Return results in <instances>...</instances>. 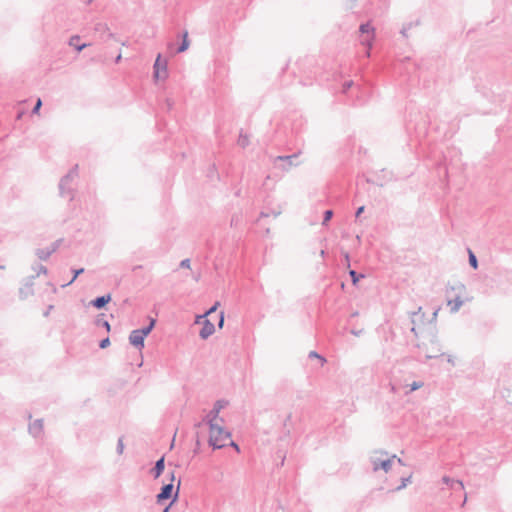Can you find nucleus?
Wrapping results in <instances>:
<instances>
[{"instance_id": "obj_15", "label": "nucleus", "mask_w": 512, "mask_h": 512, "mask_svg": "<svg viewBox=\"0 0 512 512\" xmlns=\"http://www.w3.org/2000/svg\"><path fill=\"white\" fill-rule=\"evenodd\" d=\"M164 469H165V460H164V456H162L155 462V465L152 468L151 473H152L153 477L155 479H157L163 473Z\"/></svg>"}, {"instance_id": "obj_58", "label": "nucleus", "mask_w": 512, "mask_h": 512, "mask_svg": "<svg viewBox=\"0 0 512 512\" xmlns=\"http://www.w3.org/2000/svg\"><path fill=\"white\" fill-rule=\"evenodd\" d=\"M357 315H358V312H354L351 316H352V317H355V316H357Z\"/></svg>"}, {"instance_id": "obj_45", "label": "nucleus", "mask_w": 512, "mask_h": 512, "mask_svg": "<svg viewBox=\"0 0 512 512\" xmlns=\"http://www.w3.org/2000/svg\"><path fill=\"white\" fill-rule=\"evenodd\" d=\"M444 355L443 353H440V354H426L425 355V358L428 360V359H434V358H438L440 356Z\"/></svg>"}, {"instance_id": "obj_12", "label": "nucleus", "mask_w": 512, "mask_h": 512, "mask_svg": "<svg viewBox=\"0 0 512 512\" xmlns=\"http://www.w3.org/2000/svg\"><path fill=\"white\" fill-rule=\"evenodd\" d=\"M201 320H202V328L199 331V336L201 339L206 340L215 332V326L207 318L201 319Z\"/></svg>"}, {"instance_id": "obj_14", "label": "nucleus", "mask_w": 512, "mask_h": 512, "mask_svg": "<svg viewBox=\"0 0 512 512\" xmlns=\"http://www.w3.org/2000/svg\"><path fill=\"white\" fill-rule=\"evenodd\" d=\"M111 301V295L105 294L93 299L90 304L96 309H103Z\"/></svg>"}, {"instance_id": "obj_54", "label": "nucleus", "mask_w": 512, "mask_h": 512, "mask_svg": "<svg viewBox=\"0 0 512 512\" xmlns=\"http://www.w3.org/2000/svg\"><path fill=\"white\" fill-rule=\"evenodd\" d=\"M290 419H291V415H288V416H287V418H286V420H285V422H284V425H285V426L287 425V422H288V421H290Z\"/></svg>"}, {"instance_id": "obj_20", "label": "nucleus", "mask_w": 512, "mask_h": 512, "mask_svg": "<svg viewBox=\"0 0 512 512\" xmlns=\"http://www.w3.org/2000/svg\"><path fill=\"white\" fill-rule=\"evenodd\" d=\"M448 305L450 306V311L452 313H456L463 305V300L459 296H457L454 300H449Z\"/></svg>"}, {"instance_id": "obj_1", "label": "nucleus", "mask_w": 512, "mask_h": 512, "mask_svg": "<svg viewBox=\"0 0 512 512\" xmlns=\"http://www.w3.org/2000/svg\"><path fill=\"white\" fill-rule=\"evenodd\" d=\"M78 178V165L71 168L59 181V195L72 201L75 197L76 179Z\"/></svg>"}, {"instance_id": "obj_26", "label": "nucleus", "mask_w": 512, "mask_h": 512, "mask_svg": "<svg viewBox=\"0 0 512 512\" xmlns=\"http://www.w3.org/2000/svg\"><path fill=\"white\" fill-rule=\"evenodd\" d=\"M468 261H469V265L473 268V269H477L478 268V260H477V257L476 255L472 252V250L468 249Z\"/></svg>"}, {"instance_id": "obj_50", "label": "nucleus", "mask_w": 512, "mask_h": 512, "mask_svg": "<svg viewBox=\"0 0 512 512\" xmlns=\"http://www.w3.org/2000/svg\"><path fill=\"white\" fill-rule=\"evenodd\" d=\"M410 331L417 337L418 336V333H417V330H416V325H412Z\"/></svg>"}, {"instance_id": "obj_6", "label": "nucleus", "mask_w": 512, "mask_h": 512, "mask_svg": "<svg viewBox=\"0 0 512 512\" xmlns=\"http://www.w3.org/2000/svg\"><path fill=\"white\" fill-rule=\"evenodd\" d=\"M227 405L225 400H217L213 408L206 414L202 421L195 424V427L199 428L202 425H210L218 422H224L223 418L219 417L220 411Z\"/></svg>"}, {"instance_id": "obj_28", "label": "nucleus", "mask_w": 512, "mask_h": 512, "mask_svg": "<svg viewBox=\"0 0 512 512\" xmlns=\"http://www.w3.org/2000/svg\"><path fill=\"white\" fill-rule=\"evenodd\" d=\"M72 273H73V277L72 279L65 285H63V287L65 286H68L70 284H72L79 275L83 274L84 273V268H77V269H72Z\"/></svg>"}, {"instance_id": "obj_37", "label": "nucleus", "mask_w": 512, "mask_h": 512, "mask_svg": "<svg viewBox=\"0 0 512 512\" xmlns=\"http://www.w3.org/2000/svg\"><path fill=\"white\" fill-rule=\"evenodd\" d=\"M280 213H281V211H280V210H272V211H271V214H272L274 217L279 216V215H280ZM269 215H270V213H269V212H266V211H262V212H261V214H260V216H261V217H268Z\"/></svg>"}, {"instance_id": "obj_41", "label": "nucleus", "mask_w": 512, "mask_h": 512, "mask_svg": "<svg viewBox=\"0 0 512 512\" xmlns=\"http://www.w3.org/2000/svg\"><path fill=\"white\" fill-rule=\"evenodd\" d=\"M60 240H57L51 244L50 247H48V250L51 251V254L56 252V250L59 248Z\"/></svg>"}, {"instance_id": "obj_36", "label": "nucleus", "mask_w": 512, "mask_h": 512, "mask_svg": "<svg viewBox=\"0 0 512 512\" xmlns=\"http://www.w3.org/2000/svg\"><path fill=\"white\" fill-rule=\"evenodd\" d=\"M95 31H96V32H99V33H105V32H107V31H108V27H107V25H106V24H104V23H97V24L95 25Z\"/></svg>"}, {"instance_id": "obj_30", "label": "nucleus", "mask_w": 512, "mask_h": 512, "mask_svg": "<svg viewBox=\"0 0 512 512\" xmlns=\"http://www.w3.org/2000/svg\"><path fill=\"white\" fill-rule=\"evenodd\" d=\"M96 325L105 328L107 332H109L111 329L109 322L107 320H105L104 318L98 317L96 319Z\"/></svg>"}, {"instance_id": "obj_56", "label": "nucleus", "mask_w": 512, "mask_h": 512, "mask_svg": "<svg viewBox=\"0 0 512 512\" xmlns=\"http://www.w3.org/2000/svg\"><path fill=\"white\" fill-rule=\"evenodd\" d=\"M120 60H121V55H118V56L116 57V59H115V62H116V63H119V62H120Z\"/></svg>"}, {"instance_id": "obj_11", "label": "nucleus", "mask_w": 512, "mask_h": 512, "mask_svg": "<svg viewBox=\"0 0 512 512\" xmlns=\"http://www.w3.org/2000/svg\"><path fill=\"white\" fill-rule=\"evenodd\" d=\"M129 343L138 350H142L145 345V338L139 329L132 330L129 334Z\"/></svg>"}, {"instance_id": "obj_38", "label": "nucleus", "mask_w": 512, "mask_h": 512, "mask_svg": "<svg viewBox=\"0 0 512 512\" xmlns=\"http://www.w3.org/2000/svg\"><path fill=\"white\" fill-rule=\"evenodd\" d=\"M109 345H110V339H109V337L103 338V339H102V340H100V342H99V347H100L101 349H105V348H107Z\"/></svg>"}, {"instance_id": "obj_24", "label": "nucleus", "mask_w": 512, "mask_h": 512, "mask_svg": "<svg viewBox=\"0 0 512 512\" xmlns=\"http://www.w3.org/2000/svg\"><path fill=\"white\" fill-rule=\"evenodd\" d=\"M219 305H220V303L216 302L203 315H198L196 318V323H200V319H205V318H207L208 315H210L211 313H214L217 310Z\"/></svg>"}, {"instance_id": "obj_29", "label": "nucleus", "mask_w": 512, "mask_h": 512, "mask_svg": "<svg viewBox=\"0 0 512 512\" xmlns=\"http://www.w3.org/2000/svg\"><path fill=\"white\" fill-rule=\"evenodd\" d=\"M333 215H334L333 210H331V209L325 210L324 214H323L322 225L326 226L327 223L332 219Z\"/></svg>"}, {"instance_id": "obj_32", "label": "nucleus", "mask_w": 512, "mask_h": 512, "mask_svg": "<svg viewBox=\"0 0 512 512\" xmlns=\"http://www.w3.org/2000/svg\"><path fill=\"white\" fill-rule=\"evenodd\" d=\"M237 143L242 148L247 147L248 144H249V140H248L247 135H243L242 133H240Z\"/></svg>"}, {"instance_id": "obj_17", "label": "nucleus", "mask_w": 512, "mask_h": 512, "mask_svg": "<svg viewBox=\"0 0 512 512\" xmlns=\"http://www.w3.org/2000/svg\"><path fill=\"white\" fill-rule=\"evenodd\" d=\"M79 40H80V36L79 35H73V36L70 37L69 42H68V44L70 46H73L76 49L77 52H81L87 46H89V44H87V43L78 44Z\"/></svg>"}, {"instance_id": "obj_27", "label": "nucleus", "mask_w": 512, "mask_h": 512, "mask_svg": "<svg viewBox=\"0 0 512 512\" xmlns=\"http://www.w3.org/2000/svg\"><path fill=\"white\" fill-rule=\"evenodd\" d=\"M411 479H412V475L401 478V484L399 486H397L395 489H393L392 491L394 492V491H400V490L404 489L409 483H411Z\"/></svg>"}, {"instance_id": "obj_60", "label": "nucleus", "mask_w": 512, "mask_h": 512, "mask_svg": "<svg viewBox=\"0 0 512 512\" xmlns=\"http://www.w3.org/2000/svg\"><path fill=\"white\" fill-rule=\"evenodd\" d=\"M284 460H285V457H283V458H282V460H281V465H283V464H284Z\"/></svg>"}, {"instance_id": "obj_49", "label": "nucleus", "mask_w": 512, "mask_h": 512, "mask_svg": "<svg viewBox=\"0 0 512 512\" xmlns=\"http://www.w3.org/2000/svg\"><path fill=\"white\" fill-rule=\"evenodd\" d=\"M438 312H439V308L434 310V312L432 313L431 322L436 320Z\"/></svg>"}, {"instance_id": "obj_3", "label": "nucleus", "mask_w": 512, "mask_h": 512, "mask_svg": "<svg viewBox=\"0 0 512 512\" xmlns=\"http://www.w3.org/2000/svg\"><path fill=\"white\" fill-rule=\"evenodd\" d=\"M375 39V28L371 23L365 22L359 26V42L364 47V56L370 57L371 49Z\"/></svg>"}, {"instance_id": "obj_43", "label": "nucleus", "mask_w": 512, "mask_h": 512, "mask_svg": "<svg viewBox=\"0 0 512 512\" xmlns=\"http://www.w3.org/2000/svg\"><path fill=\"white\" fill-rule=\"evenodd\" d=\"M364 210H365V206H360L356 209V212H355L356 219H358L360 217V215L364 212Z\"/></svg>"}, {"instance_id": "obj_59", "label": "nucleus", "mask_w": 512, "mask_h": 512, "mask_svg": "<svg viewBox=\"0 0 512 512\" xmlns=\"http://www.w3.org/2000/svg\"><path fill=\"white\" fill-rule=\"evenodd\" d=\"M324 255H325V251L321 250V256H324Z\"/></svg>"}, {"instance_id": "obj_35", "label": "nucleus", "mask_w": 512, "mask_h": 512, "mask_svg": "<svg viewBox=\"0 0 512 512\" xmlns=\"http://www.w3.org/2000/svg\"><path fill=\"white\" fill-rule=\"evenodd\" d=\"M354 86V82L352 80H347L342 85V93L347 94L348 91Z\"/></svg>"}, {"instance_id": "obj_40", "label": "nucleus", "mask_w": 512, "mask_h": 512, "mask_svg": "<svg viewBox=\"0 0 512 512\" xmlns=\"http://www.w3.org/2000/svg\"><path fill=\"white\" fill-rule=\"evenodd\" d=\"M41 106H42V101H41V99H38L36 101L34 107L32 108V113L37 114L39 112V110L41 109Z\"/></svg>"}, {"instance_id": "obj_8", "label": "nucleus", "mask_w": 512, "mask_h": 512, "mask_svg": "<svg viewBox=\"0 0 512 512\" xmlns=\"http://www.w3.org/2000/svg\"><path fill=\"white\" fill-rule=\"evenodd\" d=\"M153 76L156 80H164L168 77L167 60L162 59V55L159 53L153 65Z\"/></svg>"}, {"instance_id": "obj_39", "label": "nucleus", "mask_w": 512, "mask_h": 512, "mask_svg": "<svg viewBox=\"0 0 512 512\" xmlns=\"http://www.w3.org/2000/svg\"><path fill=\"white\" fill-rule=\"evenodd\" d=\"M123 450H124L123 439H122V437H120L117 442L116 451L118 454H122Z\"/></svg>"}, {"instance_id": "obj_33", "label": "nucleus", "mask_w": 512, "mask_h": 512, "mask_svg": "<svg viewBox=\"0 0 512 512\" xmlns=\"http://www.w3.org/2000/svg\"><path fill=\"white\" fill-rule=\"evenodd\" d=\"M308 357L319 359L321 366H323L324 363L326 362V359L323 356H321L320 354H318L316 351H310Z\"/></svg>"}, {"instance_id": "obj_47", "label": "nucleus", "mask_w": 512, "mask_h": 512, "mask_svg": "<svg viewBox=\"0 0 512 512\" xmlns=\"http://www.w3.org/2000/svg\"><path fill=\"white\" fill-rule=\"evenodd\" d=\"M165 105H166L167 110H171V108L173 106V102L170 99H166Z\"/></svg>"}, {"instance_id": "obj_52", "label": "nucleus", "mask_w": 512, "mask_h": 512, "mask_svg": "<svg viewBox=\"0 0 512 512\" xmlns=\"http://www.w3.org/2000/svg\"><path fill=\"white\" fill-rule=\"evenodd\" d=\"M447 361L451 363L453 366L455 365L454 359L451 355L448 356Z\"/></svg>"}, {"instance_id": "obj_48", "label": "nucleus", "mask_w": 512, "mask_h": 512, "mask_svg": "<svg viewBox=\"0 0 512 512\" xmlns=\"http://www.w3.org/2000/svg\"><path fill=\"white\" fill-rule=\"evenodd\" d=\"M229 445L232 446L237 452H240L238 444L235 443L234 441L231 440Z\"/></svg>"}, {"instance_id": "obj_55", "label": "nucleus", "mask_w": 512, "mask_h": 512, "mask_svg": "<svg viewBox=\"0 0 512 512\" xmlns=\"http://www.w3.org/2000/svg\"><path fill=\"white\" fill-rule=\"evenodd\" d=\"M395 459H397V462H398L400 465H404V462L402 461V459H401V458H397V457H396Z\"/></svg>"}, {"instance_id": "obj_34", "label": "nucleus", "mask_w": 512, "mask_h": 512, "mask_svg": "<svg viewBox=\"0 0 512 512\" xmlns=\"http://www.w3.org/2000/svg\"><path fill=\"white\" fill-rule=\"evenodd\" d=\"M423 386V382L421 381H414L412 382L410 385H409V390L406 392V394L410 393V392H413L415 390H418L419 388H421Z\"/></svg>"}, {"instance_id": "obj_21", "label": "nucleus", "mask_w": 512, "mask_h": 512, "mask_svg": "<svg viewBox=\"0 0 512 512\" xmlns=\"http://www.w3.org/2000/svg\"><path fill=\"white\" fill-rule=\"evenodd\" d=\"M155 325H156V319L149 318V324L140 328L139 331L141 332V334H143L144 338H146L152 332Z\"/></svg>"}, {"instance_id": "obj_16", "label": "nucleus", "mask_w": 512, "mask_h": 512, "mask_svg": "<svg viewBox=\"0 0 512 512\" xmlns=\"http://www.w3.org/2000/svg\"><path fill=\"white\" fill-rule=\"evenodd\" d=\"M442 481H443V483H445L446 485H448L450 488L454 489L455 491L464 489V485H463L462 481H460V480H455L448 476H444L442 478Z\"/></svg>"}, {"instance_id": "obj_46", "label": "nucleus", "mask_w": 512, "mask_h": 512, "mask_svg": "<svg viewBox=\"0 0 512 512\" xmlns=\"http://www.w3.org/2000/svg\"><path fill=\"white\" fill-rule=\"evenodd\" d=\"M350 333L353 334L354 336H360L363 333V329H351Z\"/></svg>"}, {"instance_id": "obj_44", "label": "nucleus", "mask_w": 512, "mask_h": 512, "mask_svg": "<svg viewBox=\"0 0 512 512\" xmlns=\"http://www.w3.org/2000/svg\"><path fill=\"white\" fill-rule=\"evenodd\" d=\"M224 321H225V319H224V312L222 311V312H220V315H219V321H218V326H219L220 328H222V327H223V325H224Z\"/></svg>"}, {"instance_id": "obj_10", "label": "nucleus", "mask_w": 512, "mask_h": 512, "mask_svg": "<svg viewBox=\"0 0 512 512\" xmlns=\"http://www.w3.org/2000/svg\"><path fill=\"white\" fill-rule=\"evenodd\" d=\"M36 276L32 275L26 278L25 283L22 287L19 288V298L21 300L27 299L29 296L33 295V285L34 279Z\"/></svg>"}, {"instance_id": "obj_9", "label": "nucleus", "mask_w": 512, "mask_h": 512, "mask_svg": "<svg viewBox=\"0 0 512 512\" xmlns=\"http://www.w3.org/2000/svg\"><path fill=\"white\" fill-rule=\"evenodd\" d=\"M393 174L392 172H388L385 169L380 170L379 172L375 173L374 178H367L368 183L376 184L380 187L384 186L387 182L393 180Z\"/></svg>"}, {"instance_id": "obj_19", "label": "nucleus", "mask_w": 512, "mask_h": 512, "mask_svg": "<svg viewBox=\"0 0 512 512\" xmlns=\"http://www.w3.org/2000/svg\"><path fill=\"white\" fill-rule=\"evenodd\" d=\"M189 45H190V41L188 38V31H184L182 34V41L176 50L177 53L185 52L189 48Z\"/></svg>"}, {"instance_id": "obj_61", "label": "nucleus", "mask_w": 512, "mask_h": 512, "mask_svg": "<svg viewBox=\"0 0 512 512\" xmlns=\"http://www.w3.org/2000/svg\"><path fill=\"white\" fill-rule=\"evenodd\" d=\"M352 4L355 3L357 0H349Z\"/></svg>"}, {"instance_id": "obj_31", "label": "nucleus", "mask_w": 512, "mask_h": 512, "mask_svg": "<svg viewBox=\"0 0 512 512\" xmlns=\"http://www.w3.org/2000/svg\"><path fill=\"white\" fill-rule=\"evenodd\" d=\"M32 269L36 272V276L47 274V268L42 264H35L32 266Z\"/></svg>"}, {"instance_id": "obj_13", "label": "nucleus", "mask_w": 512, "mask_h": 512, "mask_svg": "<svg viewBox=\"0 0 512 512\" xmlns=\"http://www.w3.org/2000/svg\"><path fill=\"white\" fill-rule=\"evenodd\" d=\"M28 431L33 437H38L43 432V420L36 419L28 426Z\"/></svg>"}, {"instance_id": "obj_42", "label": "nucleus", "mask_w": 512, "mask_h": 512, "mask_svg": "<svg viewBox=\"0 0 512 512\" xmlns=\"http://www.w3.org/2000/svg\"><path fill=\"white\" fill-rule=\"evenodd\" d=\"M181 268H190V259L186 258L180 262Z\"/></svg>"}, {"instance_id": "obj_4", "label": "nucleus", "mask_w": 512, "mask_h": 512, "mask_svg": "<svg viewBox=\"0 0 512 512\" xmlns=\"http://www.w3.org/2000/svg\"><path fill=\"white\" fill-rule=\"evenodd\" d=\"M383 455L388 456V452L377 450L372 452V454L370 455L369 461L374 472H377L379 469L388 472L391 469L392 462L396 458V455H392L391 457H387L385 459L381 457Z\"/></svg>"}, {"instance_id": "obj_22", "label": "nucleus", "mask_w": 512, "mask_h": 512, "mask_svg": "<svg viewBox=\"0 0 512 512\" xmlns=\"http://www.w3.org/2000/svg\"><path fill=\"white\" fill-rule=\"evenodd\" d=\"M349 276L351 277V281L354 286H356L361 279L365 278L364 274L358 273L357 271L352 269L349 270Z\"/></svg>"}, {"instance_id": "obj_25", "label": "nucleus", "mask_w": 512, "mask_h": 512, "mask_svg": "<svg viewBox=\"0 0 512 512\" xmlns=\"http://www.w3.org/2000/svg\"><path fill=\"white\" fill-rule=\"evenodd\" d=\"M419 24L418 21L416 22H409V23H406L402 26V29L400 30V34L404 37V38H407L408 37V31L414 27V26H417Z\"/></svg>"}, {"instance_id": "obj_53", "label": "nucleus", "mask_w": 512, "mask_h": 512, "mask_svg": "<svg viewBox=\"0 0 512 512\" xmlns=\"http://www.w3.org/2000/svg\"><path fill=\"white\" fill-rule=\"evenodd\" d=\"M171 505L172 504L170 503L168 506H166L162 512H169Z\"/></svg>"}, {"instance_id": "obj_51", "label": "nucleus", "mask_w": 512, "mask_h": 512, "mask_svg": "<svg viewBox=\"0 0 512 512\" xmlns=\"http://www.w3.org/2000/svg\"><path fill=\"white\" fill-rule=\"evenodd\" d=\"M344 256H345V260H346V262H347V266L349 267V266H350V258H349V254L346 252V253L344 254Z\"/></svg>"}, {"instance_id": "obj_7", "label": "nucleus", "mask_w": 512, "mask_h": 512, "mask_svg": "<svg viewBox=\"0 0 512 512\" xmlns=\"http://www.w3.org/2000/svg\"><path fill=\"white\" fill-rule=\"evenodd\" d=\"M300 151L297 153H293L291 155H280L273 158V166L275 169H279L283 172L289 171L292 167H296L299 165L297 161Z\"/></svg>"}, {"instance_id": "obj_57", "label": "nucleus", "mask_w": 512, "mask_h": 512, "mask_svg": "<svg viewBox=\"0 0 512 512\" xmlns=\"http://www.w3.org/2000/svg\"><path fill=\"white\" fill-rule=\"evenodd\" d=\"M432 344H433V345L438 346V342H437V340H436V339H435V340H432Z\"/></svg>"}, {"instance_id": "obj_5", "label": "nucleus", "mask_w": 512, "mask_h": 512, "mask_svg": "<svg viewBox=\"0 0 512 512\" xmlns=\"http://www.w3.org/2000/svg\"><path fill=\"white\" fill-rule=\"evenodd\" d=\"M174 479H175V474H174V471H172L170 473V480H171V482L168 483V484H164L161 487L160 492L156 495V502L158 504H162L164 501H166V500H168L170 498H172L171 504H173L178 499L179 487H180L181 481L180 480L178 481L177 489H176L175 493L173 494V490H174L173 481H174Z\"/></svg>"}, {"instance_id": "obj_18", "label": "nucleus", "mask_w": 512, "mask_h": 512, "mask_svg": "<svg viewBox=\"0 0 512 512\" xmlns=\"http://www.w3.org/2000/svg\"><path fill=\"white\" fill-rule=\"evenodd\" d=\"M425 314L422 312V308L419 307L417 311L411 312V324L417 325L418 323H422L424 321Z\"/></svg>"}, {"instance_id": "obj_2", "label": "nucleus", "mask_w": 512, "mask_h": 512, "mask_svg": "<svg viewBox=\"0 0 512 512\" xmlns=\"http://www.w3.org/2000/svg\"><path fill=\"white\" fill-rule=\"evenodd\" d=\"M209 426V445L214 449H221L226 446V440L231 437V433L219 423L210 424Z\"/></svg>"}, {"instance_id": "obj_23", "label": "nucleus", "mask_w": 512, "mask_h": 512, "mask_svg": "<svg viewBox=\"0 0 512 512\" xmlns=\"http://www.w3.org/2000/svg\"><path fill=\"white\" fill-rule=\"evenodd\" d=\"M36 256L40 259V260H47L52 254H51V251L48 250V248H39L36 250Z\"/></svg>"}]
</instances>
